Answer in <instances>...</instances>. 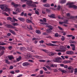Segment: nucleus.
I'll return each mask as SVG.
<instances>
[{
	"instance_id": "f257e3e1",
	"label": "nucleus",
	"mask_w": 77,
	"mask_h": 77,
	"mask_svg": "<svg viewBox=\"0 0 77 77\" xmlns=\"http://www.w3.org/2000/svg\"><path fill=\"white\" fill-rule=\"evenodd\" d=\"M0 8H1V9H2V10H0V13H2V14L5 15H6V16H9V14H8L5 12H3L4 11L7 12L8 11H11V9L9 8H8L7 7V5L5 6L3 5H1L0 6Z\"/></svg>"
},
{
	"instance_id": "f03ea898",
	"label": "nucleus",
	"mask_w": 77,
	"mask_h": 77,
	"mask_svg": "<svg viewBox=\"0 0 77 77\" xmlns=\"http://www.w3.org/2000/svg\"><path fill=\"white\" fill-rule=\"evenodd\" d=\"M21 1L22 2H27L26 4L29 6H30V7H33L34 8L36 7V5L33 4V2L32 0L27 1V0H21Z\"/></svg>"
},
{
	"instance_id": "7ed1b4c3",
	"label": "nucleus",
	"mask_w": 77,
	"mask_h": 77,
	"mask_svg": "<svg viewBox=\"0 0 77 77\" xmlns=\"http://www.w3.org/2000/svg\"><path fill=\"white\" fill-rule=\"evenodd\" d=\"M74 3L73 2H68L66 5H69V7L70 8H73L74 9H77V6L76 5H73Z\"/></svg>"
},
{
	"instance_id": "20e7f679",
	"label": "nucleus",
	"mask_w": 77,
	"mask_h": 77,
	"mask_svg": "<svg viewBox=\"0 0 77 77\" xmlns=\"http://www.w3.org/2000/svg\"><path fill=\"white\" fill-rule=\"evenodd\" d=\"M46 26L47 27H48L49 29H46V32L47 33H50L51 32V31L53 30V27L52 26H51L50 25H46Z\"/></svg>"
},
{
	"instance_id": "39448f33",
	"label": "nucleus",
	"mask_w": 77,
	"mask_h": 77,
	"mask_svg": "<svg viewBox=\"0 0 77 77\" xmlns=\"http://www.w3.org/2000/svg\"><path fill=\"white\" fill-rule=\"evenodd\" d=\"M23 55L25 56V58L26 59H30L32 57V55L30 54L29 53H24L23 54Z\"/></svg>"
},
{
	"instance_id": "423d86ee",
	"label": "nucleus",
	"mask_w": 77,
	"mask_h": 77,
	"mask_svg": "<svg viewBox=\"0 0 77 77\" xmlns=\"http://www.w3.org/2000/svg\"><path fill=\"white\" fill-rule=\"evenodd\" d=\"M5 26L6 27H8V28L15 29V30H16V31H18V28H16L15 27H14V26H12V25L7 24L5 25Z\"/></svg>"
},
{
	"instance_id": "0eeeda50",
	"label": "nucleus",
	"mask_w": 77,
	"mask_h": 77,
	"mask_svg": "<svg viewBox=\"0 0 77 77\" xmlns=\"http://www.w3.org/2000/svg\"><path fill=\"white\" fill-rule=\"evenodd\" d=\"M7 20H10V21H11V22H12V23H14V22H15L14 21H18V20L15 19L14 17H13L14 20L12 19V18H11V17H7Z\"/></svg>"
},
{
	"instance_id": "6e6552de",
	"label": "nucleus",
	"mask_w": 77,
	"mask_h": 77,
	"mask_svg": "<svg viewBox=\"0 0 77 77\" xmlns=\"http://www.w3.org/2000/svg\"><path fill=\"white\" fill-rule=\"evenodd\" d=\"M61 59V58L60 57H58L55 58L53 60V61L54 62H59V60Z\"/></svg>"
},
{
	"instance_id": "1a4fd4ad",
	"label": "nucleus",
	"mask_w": 77,
	"mask_h": 77,
	"mask_svg": "<svg viewBox=\"0 0 77 77\" xmlns=\"http://www.w3.org/2000/svg\"><path fill=\"white\" fill-rule=\"evenodd\" d=\"M67 16L68 18V19H73L74 18V17L70 16V14L69 13H68L67 14Z\"/></svg>"
},
{
	"instance_id": "9d476101",
	"label": "nucleus",
	"mask_w": 77,
	"mask_h": 77,
	"mask_svg": "<svg viewBox=\"0 0 77 77\" xmlns=\"http://www.w3.org/2000/svg\"><path fill=\"white\" fill-rule=\"evenodd\" d=\"M56 54V53H52V52H48V54L49 56H54V54Z\"/></svg>"
},
{
	"instance_id": "9b49d317",
	"label": "nucleus",
	"mask_w": 77,
	"mask_h": 77,
	"mask_svg": "<svg viewBox=\"0 0 77 77\" xmlns=\"http://www.w3.org/2000/svg\"><path fill=\"white\" fill-rule=\"evenodd\" d=\"M29 65V64L27 62L23 63V65L24 66H26Z\"/></svg>"
},
{
	"instance_id": "f8f14e48",
	"label": "nucleus",
	"mask_w": 77,
	"mask_h": 77,
	"mask_svg": "<svg viewBox=\"0 0 77 77\" xmlns=\"http://www.w3.org/2000/svg\"><path fill=\"white\" fill-rule=\"evenodd\" d=\"M57 52H64L65 50H63L62 49H57L55 50Z\"/></svg>"
},
{
	"instance_id": "ddd939ff",
	"label": "nucleus",
	"mask_w": 77,
	"mask_h": 77,
	"mask_svg": "<svg viewBox=\"0 0 77 77\" xmlns=\"http://www.w3.org/2000/svg\"><path fill=\"white\" fill-rule=\"evenodd\" d=\"M66 53L67 54H74V52L72 51H67Z\"/></svg>"
},
{
	"instance_id": "4468645a",
	"label": "nucleus",
	"mask_w": 77,
	"mask_h": 77,
	"mask_svg": "<svg viewBox=\"0 0 77 77\" xmlns=\"http://www.w3.org/2000/svg\"><path fill=\"white\" fill-rule=\"evenodd\" d=\"M48 16L49 17H50L52 18H55V15L54 14H52L51 15H48Z\"/></svg>"
},
{
	"instance_id": "2eb2a0df",
	"label": "nucleus",
	"mask_w": 77,
	"mask_h": 77,
	"mask_svg": "<svg viewBox=\"0 0 77 77\" xmlns=\"http://www.w3.org/2000/svg\"><path fill=\"white\" fill-rule=\"evenodd\" d=\"M46 45H48V46H54V47L56 46H55V45H54L53 44H52L51 43H49L48 44L46 43Z\"/></svg>"
},
{
	"instance_id": "dca6fc26",
	"label": "nucleus",
	"mask_w": 77,
	"mask_h": 77,
	"mask_svg": "<svg viewBox=\"0 0 77 77\" xmlns=\"http://www.w3.org/2000/svg\"><path fill=\"white\" fill-rule=\"evenodd\" d=\"M44 6L46 8H50V5L49 4H45L44 5Z\"/></svg>"
},
{
	"instance_id": "f3484780",
	"label": "nucleus",
	"mask_w": 77,
	"mask_h": 77,
	"mask_svg": "<svg viewBox=\"0 0 77 77\" xmlns=\"http://www.w3.org/2000/svg\"><path fill=\"white\" fill-rule=\"evenodd\" d=\"M71 63V61H67V60H64L63 61V63Z\"/></svg>"
},
{
	"instance_id": "a211bd4d",
	"label": "nucleus",
	"mask_w": 77,
	"mask_h": 77,
	"mask_svg": "<svg viewBox=\"0 0 77 77\" xmlns=\"http://www.w3.org/2000/svg\"><path fill=\"white\" fill-rule=\"evenodd\" d=\"M58 70H59V71H60L62 72H63V73H66V70H64L62 69L61 68H59L58 69Z\"/></svg>"
},
{
	"instance_id": "6ab92c4d",
	"label": "nucleus",
	"mask_w": 77,
	"mask_h": 77,
	"mask_svg": "<svg viewBox=\"0 0 77 77\" xmlns=\"http://www.w3.org/2000/svg\"><path fill=\"white\" fill-rule=\"evenodd\" d=\"M67 21H68V20H66V21H64V22H59V23L60 24H63V23L67 24Z\"/></svg>"
},
{
	"instance_id": "aec40b11",
	"label": "nucleus",
	"mask_w": 77,
	"mask_h": 77,
	"mask_svg": "<svg viewBox=\"0 0 77 77\" xmlns=\"http://www.w3.org/2000/svg\"><path fill=\"white\" fill-rule=\"evenodd\" d=\"M35 33H37V34H41V32L39 30H37L35 31Z\"/></svg>"
},
{
	"instance_id": "412c9836",
	"label": "nucleus",
	"mask_w": 77,
	"mask_h": 77,
	"mask_svg": "<svg viewBox=\"0 0 77 77\" xmlns=\"http://www.w3.org/2000/svg\"><path fill=\"white\" fill-rule=\"evenodd\" d=\"M45 66L47 68V69H49V70H51V71L52 70V69H51V68L49 66Z\"/></svg>"
},
{
	"instance_id": "4be33fe9",
	"label": "nucleus",
	"mask_w": 77,
	"mask_h": 77,
	"mask_svg": "<svg viewBox=\"0 0 77 77\" xmlns=\"http://www.w3.org/2000/svg\"><path fill=\"white\" fill-rule=\"evenodd\" d=\"M16 12L17 13H19L21 12V10L20 9H19L18 8H17L16 10Z\"/></svg>"
},
{
	"instance_id": "5701e85b",
	"label": "nucleus",
	"mask_w": 77,
	"mask_h": 77,
	"mask_svg": "<svg viewBox=\"0 0 77 77\" xmlns=\"http://www.w3.org/2000/svg\"><path fill=\"white\" fill-rule=\"evenodd\" d=\"M18 19L19 20L21 21H24V19L22 17H18Z\"/></svg>"
},
{
	"instance_id": "b1692460",
	"label": "nucleus",
	"mask_w": 77,
	"mask_h": 77,
	"mask_svg": "<svg viewBox=\"0 0 77 77\" xmlns=\"http://www.w3.org/2000/svg\"><path fill=\"white\" fill-rule=\"evenodd\" d=\"M8 57L10 60H11V59H13V56L12 55L9 56H8Z\"/></svg>"
},
{
	"instance_id": "393cba45",
	"label": "nucleus",
	"mask_w": 77,
	"mask_h": 77,
	"mask_svg": "<svg viewBox=\"0 0 77 77\" xmlns=\"http://www.w3.org/2000/svg\"><path fill=\"white\" fill-rule=\"evenodd\" d=\"M20 6V5H19L18 4H15L14 5V8H17V7H18V6Z\"/></svg>"
},
{
	"instance_id": "a878e982",
	"label": "nucleus",
	"mask_w": 77,
	"mask_h": 77,
	"mask_svg": "<svg viewBox=\"0 0 77 77\" xmlns=\"http://www.w3.org/2000/svg\"><path fill=\"white\" fill-rule=\"evenodd\" d=\"M5 60L6 61L5 62L7 63L8 64H10V62L8 61V60L7 59H5Z\"/></svg>"
},
{
	"instance_id": "bb28decb",
	"label": "nucleus",
	"mask_w": 77,
	"mask_h": 77,
	"mask_svg": "<svg viewBox=\"0 0 77 77\" xmlns=\"http://www.w3.org/2000/svg\"><path fill=\"white\" fill-rule=\"evenodd\" d=\"M27 29L29 30H32V25H30L29 27H28Z\"/></svg>"
},
{
	"instance_id": "cd10ccee",
	"label": "nucleus",
	"mask_w": 77,
	"mask_h": 77,
	"mask_svg": "<svg viewBox=\"0 0 77 77\" xmlns=\"http://www.w3.org/2000/svg\"><path fill=\"white\" fill-rule=\"evenodd\" d=\"M33 57H35V58H37V59H40L41 58V56H33Z\"/></svg>"
},
{
	"instance_id": "c85d7f7f",
	"label": "nucleus",
	"mask_w": 77,
	"mask_h": 77,
	"mask_svg": "<svg viewBox=\"0 0 77 77\" xmlns=\"http://www.w3.org/2000/svg\"><path fill=\"white\" fill-rule=\"evenodd\" d=\"M46 11L47 12L48 14H50V12H51L50 10H49L47 8L46 9Z\"/></svg>"
},
{
	"instance_id": "c756f323",
	"label": "nucleus",
	"mask_w": 77,
	"mask_h": 77,
	"mask_svg": "<svg viewBox=\"0 0 77 77\" xmlns=\"http://www.w3.org/2000/svg\"><path fill=\"white\" fill-rule=\"evenodd\" d=\"M60 2L61 3H64L66 2V0H62Z\"/></svg>"
},
{
	"instance_id": "7c9ffc66",
	"label": "nucleus",
	"mask_w": 77,
	"mask_h": 77,
	"mask_svg": "<svg viewBox=\"0 0 77 77\" xmlns=\"http://www.w3.org/2000/svg\"><path fill=\"white\" fill-rule=\"evenodd\" d=\"M21 59V57H20L19 58H18L17 59V60L18 61V62H19Z\"/></svg>"
},
{
	"instance_id": "2f4dec72",
	"label": "nucleus",
	"mask_w": 77,
	"mask_h": 77,
	"mask_svg": "<svg viewBox=\"0 0 77 77\" xmlns=\"http://www.w3.org/2000/svg\"><path fill=\"white\" fill-rule=\"evenodd\" d=\"M39 61L40 62H45V60H39Z\"/></svg>"
},
{
	"instance_id": "473e14b6",
	"label": "nucleus",
	"mask_w": 77,
	"mask_h": 77,
	"mask_svg": "<svg viewBox=\"0 0 77 77\" xmlns=\"http://www.w3.org/2000/svg\"><path fill=\"white\" fill-rule=\"evenodd\" d=\"M26 21L27 22V23H32V21H31V20H29L28 19H27L26 20Z\"/></svg>"
},
{
	"instance_id": "72a5a7b5",
	"label": "nucleus",
	"mask_w": 77,
	"mask_h": 77,
	"mask_svg": "<svg viewBox=\"0 0 77 77\" xmlns=\"http://www.w3.org/2000/svg\"><path fill=\"white\" fill-rule=\"evenodd\" d=\"M12 24L13 26H18V24L17 23H12Z\"/></svg>"
},
{
	"instance_id": "f704fd0d",
	"label": "nucleus",
	"mask_w": 77,
	"mask_h": 77,
	"mask_svg": "<svg viewBox=\"0 0 77 77\" xmlns=\"http://www.w3.org/2000/svg\"><path fill=\"white\" fill-rule=\"evenodd\" d=\"M41 24H43V25H48V23H41Z\"/></svg>"
},
{
	"instance_id": "c9c22d12",
	"label": "nucleus",
	"mask_w": 77,
	"mask_h": 77,
	"mask_svg": "<svg viewBox=\"0 0 77 77\" xmlns=\"http://www.w3.org/2000/svg\"><path fill=\"white\" fill-rule=\"evenodd\" d=\"M50 67L51 68H54V64H51L50 65Z\"/></svg>"
},
{
	"instance_id": "e433bc0d",
	"label": "nucleus",
	"mask_w": 77,
	"mask_h": 77,
	"mask_svg": "<svg viewBox=\"0 0 77 77\" xmlns=\"http://www.w3.org/2000/svg\"><path fill=\"white\" fill-rule=\"evenodd\" d=\"M46 19L45 18H44L43 19V22H44L45 23H46L47 22V20H46Z\"/></svg>"
},
{
	"instance_id": "4c0bfd02",
	"label": "nucleus",
	"mask_w": 77,
	"mask_h": 77,
	"mask_svg": "<svg viewBox=\"0 0 77 77\" xmlns=\"http://www.w3.org/2000/svg\"><path fill=\"white\" fill-rule=\"evenodd\" d=\"M61 39L62 41H64L65 40V37L63 36H62Z\"/></svg>"
},
{
	"instance_id": "58836bf2",
	"label": "nucleus",
	"mask_w": 77,
	"mask_h": 77,
	"mask_svg": "<svg viewBox=\"0 0 77 77\" xmlns=\"http://www.w3.org/2000/svg\"><path fill=\"white\" fill-rule=\"evenodd\" d=\"M4 53V51H1V52H0V56H2V54H3Z\"/></svg>"
},
{
	"instance_id": "ea45409f",
	"label": "nucleus",
	"mask_w": 77,
	"mask_h": 77,
	"mask_svg": "<svg viewBox=\"0 0 77 77\" xmlns=\"http://www.w3.org/2000/svg\"><path fill=\"white\" fill-rule=\"evenodd\" d=\"M43 69H44V71H47V68L45 67H43Z\"/></svg>"
},
{
	"instance_id": "a19ab883",
	"label": "nucleus",
	"mask_w": 77,
	"mask_h": 77,
	"mask_svg": "<svg viewBox=\"0 0 77 77\" xmlns=\"http://www.w3.org/2000/svg\"><path fill=\"white\" fill-rule=\"evenodd\" d=\"M67 37H68V38H69L70 37H72V35H67Z\"/></svg>"
},
{
	"instance_id": "79ce46f5",
	"label": "nucleus",
	"mask_w": 77,
	"mask_h": 77,
	"mask_svg": "<svg viewBox=\"0 0 77 77\" xmlns=\"http://www.w3.org/2000/svg\"><path fill=\"white\" fill-rule=\"evenodd\" d=\"M58 36H59V35H58V33H56L55 34V37H58Z\"/></svg>"
},
{
	"instance_id": "37998d69",
	"label": "nucleus",
	"mask_w": 77,
	"mask_h": 77,
	"mask_svg": "<svg viewBox=\"0 0 77 77\" xmlns=\"http://www.w3.org/2000/svg\"><path fill=\"white\" fill-rule=\"evenodd\" d=\"M61 33H63V35H64V36H65V35H66V32L63 31H62L61 32Z\"/></svg>"
},
{
	"instance_id": "c03bdc74",
	"label": "nucleus",
	"mask_w": 77,
	"mask_h": 77,
	"mask_svg": "<svg viewBox=\"0 0 77 77\" xmlns=\"http://www.w3.org/2000/svg\"><path fill=\"white\" fill-rule=\"evenodd\" d=\"M31 76L32 77H33L34 76H36V74H32L31 75Z\"/></svg>"
},
{
	"instance_id": "a18cd8bd",
	"label": "nucleus",
	"mask_w": 77,
	"mask_h": 77,
	"mask_svg": "<svg viewBox=\"0 0 77 77\" xmlns=\"http://www.w3.org/2000/svg\"><path fill=\"white\" fill-rule=\"evenodd\" d=\"M0 45H6V43H3L0 44Z\"/></svg>"
},
{
	"instance_id": "49530a36",
	"label": "nucleus",
	"mask_w": 77,
	"mask_h": 77,
	"mask_svg": "<svg viewBox=\"0 0 77 77\" xmlns=\"http://www.w3.org/2000/svg\"><path fill=\"white\" fill-rule=\"evenodd\" d=\"M42 51H43L44 52H45V53H47V51L46 50H44V49H42Z\"/></svg>"
},
{
	"instance_id": "de8ad7c7",
	"label": "nucleus",
	"mask_w": 77,
	"mask_h": 77,
	"mask_svg": "<svg viewBox=\"0 0 77 77\" xmlns=\"http://www.w3.org/2000/svg\"><path fill=\"white\" fill-rule=\"evenodd\" d=\"M35 12L36 14H37V15H39V12H38V11L35 10Z\"/></svg>"
},
{
	"instance_id": "09e8293b",
	"label": "nucleus",
	"mask_w": 77,
	"mask_h": 77,
	"mask_svg": "<svg viewBox=\"0 0 77 77\" xmlns=\"http://www.w3.org/2000/svg\"><path fill=\"white\" fill-rule=\"evenodd\" d=\"M39 42H40V43H42V44H43L44 42V41L43 40H41V41H39Z\"/></svg>"
},
{
	"instance_id": "8fccbe9b",
	"label": "nucleus",
	"mask_w": 77,
	"mask_h": 77,
	"mask_svg": "<svg viewBox=\"0 0 77 77\" xmlns=\"http://www.w3.org/2000/svg\"><path fill=\"white\" fill-rule=\"evenodd\" d=\"M37 39H38V38H32L33 41H35Z\"/></svg>"
},
{
	"instance_id": "3c124183",
	"label": "nucleus",
	"mask_w": 77,
	"mask_h": 77,
	"mask_svg": "<svg viewBox=\"0 0 77 77\" xmlns=\"http://www.w3.org/2000/svg\"><path fill=\"white\" fill-rule=\"evenodd\" d=\"M53 70L54 71V72H57V69H53Z\"/></svg>"
},
{
	"instance_id": "603ef678",
	"label": "nucleus",
	"mask_w": 77,
	"mask_h": 77,
	"mask_svg": "<svg viewBox=\"0 0 77 77\" xmlns=\"http://www.w3.org/2000/svg\"><path fill=\"white\" fill-rule=\"evenodd\" d=\"M12 46H9L8 47V48L9 50H11V49H12Z\"/></svg>"
},
{
	"instance_id": "864d4df0",
	"label": "nucleus",
	"mask_w": 77,
	"mask_h": 77,
	"mask_svg": "<svg viewBox=\"0 0 77 77\" xmlns=\"http://www.w3.org/2000/svg\"><path fill=\"white\" fill-rule=\"evenodd\" d=\"M14 68V67L12 66H10L9 68V69H12Z\"/></svg>"
},
{
	"instance_id": "5fc2aeb1",
	"label": "nucleus",
	"mask_w": 77,
	"mask_h": 77,
	"mask_svg": "<svg viewBox=\"0 0 77 77\" xmlns=\"http://www.w3.org/2000/svg\"><path fill=\"white\" fill-rule=\"evenodd\" d=\"M43 35H48V34L46 32H43Z\"/></svg>"
},
{
	"instance_id": "6e6d98bb",
	"label": "nucleus",
	"mask_w": 77,
	"mask_h": 77,
	"mask_svg": "<svg viewBox=\"0 0 77 77\" xmlns=\"http://www.w3.org/2000/svg\"><path fill=\"white\" fill-rule=\"evenodd\" d=\"M28 49L29 51H32V52H33V53H34L35 52V51L31 50V49H29V48H28Z\"/></svg>"
},
{
	"instance_id": "4d7b16f0",
	"label": "nucleus",
	"mask_w": 77,
	"mask_h": 77,
	"mask_svg": "<svg viewBox=\"0 0 77 77\" xmlns=\"http://www.w3.org/2000/svg\"><path fill=\"white\" fill-rule=\"evenodd\" d=\"M74 72H77V68H75V69L74 70Z\"/></svg>"
},
{
	"instance_id": "13d9d810",
	"label": "nucleus",
	"mask_w": 77,
	"mask_h": 77,
	"mask_svg": "<svg viewBox=\"0 0 77 77\" xmlns=\"http://www.w3.org/2000/svg\"><path fill=\"white\" fill-rule=\"evenodd\" d=\"M26 5H22V7H23V8H26Z\"/></svg>"
},
{
	"instance_id": "bf43d9fd",
	"label": "nucleus",
	"mask_w": 77,
	"mask_h": 77,
	"mask_svg": "<svg viewBox=\"0 0 77 77\" xmlns=\"http://www.w3.org/2000/svg\"><path fill=\"white\" fill-rule=\"evenodd\" d=\"M51 42H52V43H53V44H56L57 43V41H52Z\"/></svg>"
},
{
	"instance_id": "052dcab7",
	"label": "nucleus",
	"mask_w": 77,
	"mask_h": 77,
	"mask_svg": "<svg viewBox=\"0 0 77 77\" xmlns=\"http://www.w3.org/2000/svg\"><path fill=\"white\" fill-rule=\"evenodd\" d=\"M11 35V33H8L7 34V36H10Z\"/></svg>"
},
{
	"instance_id": "680f3d73",
	"label": "nucleus",
	"mask_w": 77,
	"mask_h": 77,
	"mask_svg": "<svg viewBox=\"0 0 77 77\" xmlns=\"http://www.w3.org/2000/svg\"><path fill=\"white\" fill-rule=\"evenodd\" d=\"M75 46H73V47H72V50H75Z\"/></svg>"
},
{
	"instance_id": "e2e57ef3",
	"label": "nucleus",
	"mask_w": 77,
	"mask_h": 77,
	"mask_svg": "<svg viewBox=\"0 0 77 77\" xmlns=\"http://www.w3.org/2000/svg\"><path fill=\"white\" fill-rule=\"evenodd\" d=\"M42 13L43 14H45V11L42 10Z\"/></svg>"
},
{
	"instance_id": "0e129e2a",
	"label": "nucleus",
	"mask_w": 77,
	"mask_h": 77,
	"mask_svg": "<svg viewBox=\"0 0 77 77\" xmlns=\"http://www.w3.org/2000/svg\"><path fill=\"white\" fill-rule=\"evenodd\" d=\"M42 1L44 2V3H45L47 1V0H42Z\"/></svg>"
},
{
	"instance_id": "69168bd1",
	"label": "nucleus",
	"mask_w": 77,
	"mask_h": 77,
	"mask_svg": "<svg viewBox=\"0 0 77 77\" xmlns=\"http://www.w3.org/2000/svg\"><path fill=\"white\" fill-rule=\"evenodd\" d=\"M10 73H11V74H14V71H11L10 72Z\"/></svg>"
},
{
	"instance_id": "338daca9",
	"label": "nucleus",
	"mask_w": 77,
	"mask_h": 77,
	"mask_svg": "<svg viewBox=\"0 0 77 77\" xmlns=\"http://www.w3.org/2000/svg\"><path fill=\"white\" fill-rule=\"evenodd\" d=\"M40 73L41 74H43V71L42 70H40Z\"/></svg>"
},
{
	"instance_id": "774afa93",
	"label": "nucleus",
	"mask_w": 77,
	"mask_h": 77,
	"mask_svg": "<svg viewBox=\"0 0 77 77\" xmlns=\"http://www.w3.org/2000/svg\"><path fill=\"white\" fill-rule=\"evenodd\" d=\"M64 66V68H68V66L66 65H65Z\"/></svg>"
}]
</instances>
